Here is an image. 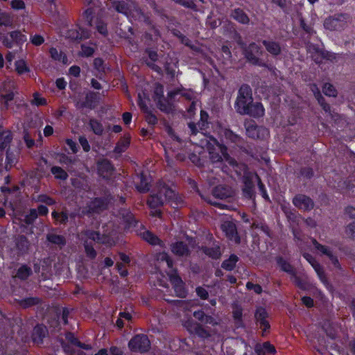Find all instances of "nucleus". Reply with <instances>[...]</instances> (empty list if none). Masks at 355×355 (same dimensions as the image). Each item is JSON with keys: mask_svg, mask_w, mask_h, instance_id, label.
<instances>
[{"mask_svg": "<svg viewBox=\"0 0 355 355\" xmlns=\"http://www.w3.org/2000/svg\"><path fill=\"white\" fill-rule=\"evenodd\" d=\"M234 107L241 114L250 115L259 118L264 115L263 105L259 102H253L252 89L248 85H243L238 91Z\"/></svg>", "mask_w": 355, "mask_h": 355, "instance_id": "nucleus-1", "label": "nucleus"}, {"mask_svg": "<svg viewBox=\"0 0 355 355\" xmlns=\"http://www.w3.org/2000/svg\"><path fill=\"white\" fill-rule=\"evenodd\" d=\"M209 138L211 141H213L217 146L218 148L220 150V153H214V149L210 146H208L209 153L210 155V159L212 162H219L225 160L230 165L232 166H235L237 165L236 161L230 157V155L227 153V147L223 144H220L218 141L212 136V135H204Z\"/></svg>", "mask_w": 355, "mask_h": 355, "instance_id": "nucleus-2", "label": "nucleus"}, {"mask_svg": "<svg viewBox=\"0 0 355 355\" xmlns=\"http://www.w3.org/2000/svg\"><path fill=\"white\" fill-rule=\"evenodd\" d=\"M150 345L148 336L143 334H136L128 343V347L131 352L141 354L148 352Z\"/></svg>", "mask_w": 355, "mask_h": 355, "instance_id": "nucleus-3", "label": "nucleus"}, {"mask_svg": "<svg viewBox=\"0 0 355 355\" xmlns=\"http://www.w3.org/2000/svg\"><path fill=\"white\" fill-rule=\"evenodd\" d=\"M108 207V200L104 197H95L92 198L83 210V214L90 216L92 214H99L106 210Z\"/></svg>", "mask_w": 355, "mask_h": 355, "instance_id": "nucleus-4", "label": "nucleus"}, {"mask_svg": "<svg viewBox=\"0 0 355 355\" xmlns=\"http://www.w3.org/2000/svg\"><path fill=\"white\" fill-rule=\"evenodd\" d=\"M18 94L15 83L12 80L3 82L0 86L1 102L5 109H8L9 102L12 101L15 94Z\"/></svg>", "mask_w": 355, "mask_h": 355, "instance_id": "nucleus-5", "label": "nucleus"}, {"mask_svg": "<svg viewBox=\"0 0 355 355\" xmlns=\"http://www.w3.org/2000/svg\"><path fill=\"white\" fill-rule=\"evenodd\" d=\"M349 19L347 14H336L327 18L324 26L329 31H340L347 25Z\"/></svg>", "mask_w": 355, "mask_h": 355, "instance_id": "nucleus-6", "label": "nucleus"}, {"mask_svg": "<svg viewBox=\"0 0 355 355\" xmlns=\"http://www.w3.org/2000/svg\"><path fill=\"white\" fill-rule=\"evenodd\" d=\"M114 9L120 13L125 15H139L141 13L140 8L133 0L114 1H113Z\"/></svg>", "mask_w": 355, "mask_h": 355, "instance_id": "nucleus-7", "label": "nucleus"}, {"mask_svg": "<svg viewBox=\"0 0 355 355\" xmlns=\"http://www.w3.org/2000/svg\"><path fill=\"white\" fill-rule=\"evenodd\" d=\"M169 281L174 289L176 295L181 298H185L187 296L188 291L185 287V284L178 272V270H173L168 272Z\"/></svg>", "mask_w": 355, "mask_h": 355, "instance_id": "nucleus-8", "label": "nucleus"}, {"mask_svg": "<svg viewBox=\"0 0 355 355\" xmlns=\"http://www.w3.org/2000/svg\"><path fill=\"white\" fill-rule=\"evenodd\" d=\"M27 40L26 36L20 31H13L1 37L3 44L8 49L14 45L21 46Z\"/></svg>", "mask_w": 355, "mask_h": 355, "instance_id": "nucleus-9", "label": "nucleus"}, {"mask_svg": "<svg viewBox=\"0 0 355 355\" xmlns=\"http://www.w3.org/2000/svg\"><path fill=\"white\" fill-rule=\"evenodd\" d=\"M243 53L246 60L251 64L259 67L266 66L265 63L257 57L258 55L261 54V51L260 46L256 43L252 42L243 48Z\"/></svg>", "mask_w": 355, "mask_h": 355, "instance_id": "nucleus-10", "label": "nucleus"}, {"mask_svg": "<svg viewBox=\"0 0 355 355\" xmlns=\"http://www.w3.org/2000/svg\"><path fill=\"white\" fill-rule=\"evenodd\" d=\"M121 216L126 230L139 233L140 229H145V226L136 219L134 214L130 211H123Z\"/></svg>", "mask_w": 355, "mask_h": 355, "instance_id": "nucleus-11", "label": "nucleus"}, {"mask_svg": "<svg viewBox=\"0 0 355 355\" xmlns=\"http://www.w3.org/2000/svg\"><path fill=\"white\" fill-rule=\"evenodd\" d=\"M96 166L98 175L105 180H110L115 170L112 162L107 158L99 159L96 163Z\"/></svg>", "mask_w": 355, "mask_h": 355, "instance_id": "nucleus-12", "label": "nucleus"}, {"mask_svg": "<svg viewBox=\"0 0 355 355\" xmlns=\"http://www.w3.org/2000/svg\"><path fill=\"white\" fill-rule=\"evenodd\" d=\"M268 313L266 309L262 306L257 308L254 313L256 323L259 325L262 330L261 336L263 337L270 329V322L268 321Z\"/></svg>", "mask_w": 355, "mask_h": 355, "instance_id": "nucleus-13", "label": "nucleus"}, {"mask_svg": "<svg viewBox=\"0 0 355 355\" xmlns=\"http://www.w3.org/2000/svg\"><path fill=\"white\" fill-rule=\"evenodd\" d=\"M295 207L304 211H309L314 207L313 200L305 194H297L292 200Z\"/></svg>", "mask_w": 355, "mask_h": 355, "instance_id": "nucleus-14", "label": "nucleus"}, {"mask_svg": "<svg viewBox=\"0 0 355 355\" xmlns=\"http://www.w3.org/2000/svg\"><path fill=\"white\" fill-rule=\"evenodd\" d=\"M303 257L310 263L313 267L315 272H316L319 279L325 284L327 282V278L325 275L324 270L320 263L316 260V259L309 253H304Z\"/></svg>", "mask_w": 355, "mask_h": 355, "instance_id": "nucleus-15", "label": "nucleus"}, {"mask_svg": "<svg viewBox=\"0 0 355 355\" xmlns=\"http://www.w3.org/2000/svg\"><path fill=\"white\" fill-rule=\"evenodd\" d=\"M221 229L229 240L233 241L236 243H240L241 239L238 234L236 225L234 223L231 221L225 222L222 225Z\"/></svg>", "mask_w": 355, "mask_h": 355, "instance_id": "nucleus-16", "label": "nucleus"}, {"mask_svg": "<svg viewBox=\"0 0 355 355\" xmlns=\"http://www.w3.org/2000/svg\"><path fill=\"white\" fill-rule=\"evenodd\" d=\"M170 248L172 253L178 257H189L191 254L188 245L182 241L172 243Z\"/></svg>", "mask_w": 355, "mask_h": 355, "instance_id": "nucleus-17", "label": "nucleus"}, {"mask_svg": "<svg viewBox=\"0 0 355 355\" xmlns=\"http://www.w3.org/2000/svg\"><path fill=\"white\" fill-rule=\"evenodd\" d=\"M243 187L242 188L243 196L248 200H254L255 192L254 185L252 178L250 176L243 178Z\"/></svg>", "mask_w": 355, "mask_h": 355, "instance_id": "nucleus-18", "label": "nucleus"}, {"mask_svg": "<svg viewBox=\"0 0 355 355\" xmlns=\"http://www.w3.org/2000/svg\"><path fill=\"white\" fill-rule=\"evenodd\" d=\"M306 49L308 53H309L312 57V59L317 64L322 62V59L326 58V53L322 51L318 46L312 43L308 42L306 44Z\"/></svg>", "mask_w": 355, "mask_h": 355, "instance_id": "nucleus-19", "label": "nucleus"}, {"mask_svg": "<svg viewBox=\"0 0 355 355\" xmlns=\"http://www.w3.org/2000/svg\"><path fill=\"white\" fill-rule=\"evenodd\" d=\"M90 33L88 31L81 28L69 29L66 33V37L71 40H81L89 38Z\"/></svg>", "mask_w": 355, "mask_h": 355, "instance_id": "nucleus-20", "label": "nucleus"}, {"mask_svg": "<svg viewBox=\"0 0 355 355\" xmlns=\"http://www.w3.org/2000/svg\"><path fill=\"white\" fill-rule=\"evenodd\" d=\"M47 334L46 327L43 324H37L33 330L31 338L34 343L41 345Z\"/></svg>", "mask_w": 355, "mask_h": 355, "instance_id": "nucleus-21", "label": "nucleus"}, {"mask_svg": "<svg viewBox=\"0 0 355 355\" xmlns=\"http://www.w3.org/2000/svg\"><path fill=\"white\" fill-rule=\"evenodd\" d=\"M142 230L140 229L139 233L137 234H139L145 241L153 246L158 245L162 247L163 245V241L157 236L149 230H145L141 232Z\"/></svg>", "mask_w": 355, "mask_h": 355, "instance_id": "nucleus-22", "label": "nucleus"}, {"mask_svg": "<svg viewBox=\"0 0 355 355\" xmlns=\"http://www.w3.org/2000/svg\"><path fill=\"white\" fill-rule=\"evenodd\" d=\"M200 250L206 256L214 260L220 259L222 254L220 245L215 243H214V245L211 247L202 245L200 247Z\"/></svg>", "mask_w": 355, "mask_h": 355, "instance_id": "nucleus-23", "label": "nucleus"}, {"mask_svg": "<svg viewBox=\"0 0 355 355\" xmlns=\"http://www.w3.org/2000/svg\"><path fill=\"white\" fill-rule=\"evenodd\" d=\"M150 209L160 208L164 205V200L162 195L158 191L157 193L150 194L146 202Z\"/></svg>", "mask_w": 355, "mask_h": 355, "instance_id": "nucleus-24", "label": "nucleus"}, {"mask_svg": "<svg viewBox=\"0 0 355 355\" xmlns=\"http://www.w3.org/2000/svg\"><path fill=\"white\" fill-rule=\"evenodd\" d=\"M15 247L18 255H24L28 252L29 241L25 235H19L15 239Z\"/></svg>", "mask_w": 355, "mask_h": 355, "instance_id": "nucleus-25", "label": "nucleus"}, {"mask_svg": "<svg viewBox=\"0 0 355 355\" xmlns=\"http://www.w3.org/2000/svg\"><path fill=\"white\" fill-rule=\"evenodd\" d=\"M159 191L162 195L164 201L175 202L178 199V194L166 184H161Z\"/></svg>", "mask_w": 355, "mask_h": 355, "instance_id": "nucleus-26", "label": "nucleus"}, {"mask_svg": "<svg viewBox=\"0 0 355 355\" xmlns=\"http://www.w3.org/2000/svg\"><path fill=\"white\" fill-rule=\"evenodd\" d=\"M262 44L266 51L273 56L279 55L282 52L280 44L272 40H263Z\"/></svg>", "mask_w": 355, "mask_h": 355, "instance_id": "nucleus-27", "label": "nucleus"}, {"mask_svg": "<svg viewBox=\"0 0 355 355\" xmlns=\"http://www.w3.org/2000/svg\"><path fill=\"white\" fill-rule=\"evenodd\" d=\"M52 218L54 220L55 225H66L69 221V216L73 218V214L69 215L67 211H57L53 210L51 212Z\"/></svg>", "mask_w": 355, "mask_h": 355, "instance_id": "nucleus-28", "label": "nucleus"}, {"mask_svg": "<svg viewBox=\"0 0 355 355\" xmlns=\"http://www.w3.org/2000/svg\"><path fill=\"white\" fill-rule=\"evenodd\" d=\"M275 261L277 266L280 268V270L283 272L288 273L291 275V274H294L295 271V268L283 257L277 256L275 257Z\"/></svg>", "mask_w": 355, "mask_h": 355, "instance_id": "nucleus-29", "label": "nucleus"}, {"mask_svg": "<svg viewBox=\"0 0 355 355\" xmlns=\"http://www.w3.org/2000/svg\"><path fill=\"white\" fill-rule=\"evenodd\" d=\"M239 261V258L236 254H231L227 259L222 262L221 268L226 271H232L235 269Z\"/></svg>", "mask_w": 355, "mask_h": 355, "instance_id": "nucleus-30", "label": "nucleus"}, {"mask_svg": "<svg viewBox=\"0 0 355 355\" xmlns=\"http://www.w3.org/2000/svg\"><path fill=\"white\" fill-rule=\"evenodd\" d=\"M119 141L116 143V146L114 149V152L116 154H121L125 152L130 146V135H123Z\"/></svg>", "mask_w": 355, "mask_h": 355, "instance_id": "nucleus-31", "label": "nucleus"}, {"mask_svg": "<svg viewBox=\"0 0 355 355\" xmlns=\"http://www.w3.org/2000/svg\"><path fill=\"white\" fill-rule=\"evenodd\" d=\"M213 196L219 199H226L231 196V190L224 185H218L213 189Z\"/></svg>", "mask_w": 355, "mask_h": 355, "instance_id": "nucleus-32", "label": "nucleus"}, {"mask_svg": "<svg viewBox=\"0 0 355 355\" xmlns=\"http://www.w3.org/2000/svg\"><path fill=\"white\" fill-rule=\"evenodd\" d=\"M33 274L32 269L30 266L26 264H22L17 270L15 277L25 281Z\"/></svg>", "mask_w": 355, "mask_h": 355, "instance_id": "nucleus-33", "label": "nucleus"}, {"mask_svg": "<svg viewBox=\"0 0 355 355\" xmlns=\"http://www.w3.org/2000/svg\"><path fill=\"white\" fill-rule=\"evenodd\" d=\"M231 17L238 22L243 24H248L250 19L247 14L241 8H236L232 10Z\"/></svg>", "mask_w": 355, "mask_h": 355, "instance_id": "nucleus-34", "label": "nucleus"}, {"mask_svg": "<svg viewBox=\"0 0 355 355\" xmlns=\"http://www.w3.org/2000/svg\"><path fill=\"white\" fill-rule=\"evenodd\" d=\"M150 185L147 181L146 176L141 173L139 175V182L136 184L137 190L141 193H147L150 190Z\"/></svg>", "mask_w": 355, "mask_h": 355, "instance_id": "nucleus-35", "label": "nucleus"}, {"mask_svg": "<svg viewBox=\"0 0 355 355\" xmlns=\"http://www.w3.org/2000/svg\"><path fill=\"white\" fill-rule=\"evenodd\" d=\"M47 241L52 243L60 247L66 245V239L64 236L58 235L53 233H49L46 235Z\"/></svg>", "mask_w": 355, "mask_h": 355, "instance_id": "nucleus-36", "label": "nucleus"}, {"mask_svg": "<svg viewBox=\"0 0 355 355\" xmlns=\"http://www.w3.org/2000/svg\"><path fill=\"white\" fill-rule=\"evenodd\" d=\"M42 300L38 297H28L21 300L20 305L23 308H29L33 306L38 305L41 304Z\"/></svg>", "mask_w": 355, "mask_h": 355, "instance_id": "nucleus-37", "label": "nucleus"}, {"mask_svg": "<svg viewBox=\"0 0 355 355\" xmlns=\"http://www.w3.org/2000/svg\"><path fill=\"white\" fill-rule=\"evenodd\" d=\"M35 202L44 203L46 206H52L55 205V200L47 194H39L33 198Z\"/></svg>", "mask_w": 355, "mask_h": 355, "instance_id": "nucleus-38", "label": "nucleus"}, {"mask_svg": "<svg viewBox=\"0 0 355 355\" xmlns=\"http://www.w3.org/2000/svg\"><path fill=\"white\" fill-rule=\"evenodd\" d=\"M194 333L202 339H208L211 337L209 330L205 328L202 324L196 323L194 327Z\"/></svg>", "mask_w": 355, "mask_h": 355, "instance_id": "nucleus-39", "label": "nucleus"}, {"mask_svg": "<svg viewBox=\"0 0 355 355\" xmlns=\"http://www.w3.org/2000/svg\"><path fill=\"white\" fill-rule=\"evenodd\" d=\"M13 17L7 12H0V26L12 28L13 26Z\"/></svg>", "mask_w": 355, "mask_h": 355, "instance_id": "nucleus-40", "label": "nucleus"}, {"mask_svg": "<svg viewBox=\"0 0 355 355\" xmlns=\"http://www.w3.org/2000/svg\"><path fill=\"white\" fill-rule=\"evenodd\" d=\"M51 172L58 180H65L68 178L67 173L60 166H54L51 167Z\"/></svg>", "mask_w": 355, "mask_h": 355, "instance_id": "nucleus-41", "label": "nucleus"}, {"mask_svg": "<svg viewBox=\"0 0 355 355\" xmlns=\"http://www.w3.org/2000/svg\"><path fill=\"white\" fill-rule=\"evenodd\" d=\"M38 217V214L37 213L36 209L31 208L29 210V212L24 216L22 221L27 225H31L34 223L35 220Z\"/></svg>", "mask_w": 355, "mask_h": 355, "instance_id": "nucleus-42", "label": "nucleus"}, {"mask_svg": "<svg viewBox=\"0 0 355 355\" xmlns=\"http://www.w3.org/2000/svg\"><path fill=\"white\" fill-rule=\"evenodd\" d=\"M291 279L300 289L303 291L307 290V282L297 275L296 270L294 272V274H291Z\"/></svg>", "mask_w": 355, "mask_h": 355, "instance_id": "nucleus-43", "label": "nucleus"}, {"mask_svg": "<svg viewBox=\"0 0 355 355\" xmlns=\"http://www.w3.org/2000/svg\"><path fill=\"white\" fill-rule=\"evenodd\" d=\"M244 126L248 133H253L254 132L259 133L263 131L262 128L258 127L256 122L252 119L246 120L244 123Z\"/></svg>", "mask_w": 355, "mask_h": 355, "instance_id": "nucleus-44", "label": "nucleus"}, {"mask_svg": "<svg viewBox=\"0 0 355 355\" xmlns=\"http://www.w3.org/2000/svg\"><path fill=\"white\" fill-rule=\"evenodd\" d=\"M85 235L88 239L99 243H103V236L98 231L87 230L85 232Z\"/></svg>", "mask_w": 355, "mask_h": 355, "instance_id": "nucleus-45", "label": "nucleus"}, {"mask_svg": "<svg viewBox=\"0 0 355 355\" xmlns=\"http://www.w3.org/2000/svg\"><path fill=\"white\" fill-rule=\"evenodd\" d=\"M255 178L257 181V186L259 191L260 192V194L261 195L262 198L267 202H270V197L268 194L266 188L264 185V184L262 182L261 178L257 175L255 174Z\"/></svg>", "mask_w": 355, "mask_h": 355, "instance_id": "nucleus-46", "label": "nucleus"}, {"mask_svg": "<svg viewBox=\"0 0 355 355\" xmlns=\"http://www.w3.org/2000/svg\"><path fill=\"white\" fill-rule=\"evenodd\" d=\"M83 245L86 256L90 259H95L96 257L97 253L92 243L85 241Z\"/></svg>", "mask_w": 355, "mask_h": 355, "instance_id": "nucleus-47", "label": "nucleus"}, {"mask_svg": "<svg viewBox=\"0 0 355 355\" xmlns=\"http://www.w3.org/2000/svg\"><path fill=\"white\" fill-rule=\"evenodd\" d=\"M311 243L314 248L320 251L322 254L328 257V254H330L332 252L329 249L328 247L320 244L315 239H311Z\"/></svg>", "mask_w": 355, "mask_h": 355, "instance_id": "nucleus-48", "label": "nucleus"}, {"mask_svg": "<svg viewBox=\"0 0 355 355\" xmlns=\"http://www.w3.org/2000/svg\"><path fill=\"white\" fill-rule=\"evenodd\" d=\"M13 135H0V150H4L9 146L13 137Z\"/></svg>", "mask_w": 355, "mask_h": 355, "instance_id": "nucleus-49", "label": "nucleus"}, {"mask_svg": "<svg viewBox=\"0 0 355 355\" xmlns=\"http://www.w3.org/2000/svg\"><path fill=\"white\" fill-rule=\"evenodd\" d=\"M232 317L237 327H243V311L241 309L239 308L234 310Z\"/></svg>", "mask_w": 355, "mask_h": 355, "instance_id": "nucleus-50", "label": "nucleus"}, {"mask_svg": "<svg viewBox=\"0 0 355 355\" xmlns=\"http://www.w3.org/2000/svg\"><path fill=\"white\" fill-rule=\"evenodd\" d=\"M15 70L18 74L21 75L24 73L29 71V68L27 67L26 62L23 60H19L15 62Z\"/></svg>", "mask_w": 355, "mask_h": 355, "instance_id": "nucleus-51", "label": "nucleus"}, {"mask_svg": "<svg viewBox=\"0 0 355 355\" xmlns=\"http://www.w3.org/2000/svg\"><path fill=\"white\" fill-rule=\"evenodd\" d=\"M49 53L53 60L65 62V60H67L66 56L61 51H58L57 49L51 48Z\"/></svg>", "mask_w": 355, "mask_h": 355, "instance_id": "nucleus-52", "label": "nucleus"}, {"mask_svg": "<svg viewBox=\"0 0 355 355\" xmlns=\"http://www.w3.org/2000/svg\"><path fill=\"white\" fill-rule=\"evenodd\" d=\"M300 174L302 177L306 180L311 179L314 175V172L312 168L309 166L302 167L300 171Z\"/></svg>", "mask_w": 355, "mask_h": 355, "instance_id": "nucleus-53", "label": "nucleus"}, {"mask_svg": "<svg viewBox=\"0 0 355 355\" xmlns=\"http://www.w3.org/2000/svg\"><path fill=\"white\" fill-rule=\"evenodd\" d=\"M322 91L325 95L329 96H336L337 94L335 87L330 83H325L323 86Z\"/></svg>", "mask_w": 355, "mask_h": 355, "instance_id": "nucleus-54", "label": "nucleus"}, {"mask_svg": "<svg viewBox=\"0 0 355 355\" xmlns=\"http://www.w3.org/2000/svg\"><path fill=\"white\" fill-rule=\"evenodd\" d=\"M95 98V94L94 93H89L86 95L85 101L82 103L80 105V107H89L93 108V101Z\"/></svg>", "mask_w": 355, "mask_h": 355, "instance_id": "nucleus-55", "label": "nucleus"}, {"mask_svg": "<svg viewBox=\"0 0 355 355\" xmlns=\"http://www.w3.org/2000/svg\"><path fill=\"white\" fill-rule=\"evenodd\" d=\"M17 162V158L13 152L10 151L8 148L6 150V163L7 165L12 166Z\"/></svg>", "mask_w": 355, "mask_h": 355, "instance_id": "nucleus-56", "label": "nucleus"}, {"mask_svg": "<svg viewBox=\"0 0 355 355\" xmlns=\"http://www.w3.org/2000/svg\"><path fill=\"white\" fill-rule=\"evenodd\" d=\"M345 232L350 239L355 241V222H352L347 225Z\"/></svg>", "mask_w": 355, "mask_h": 355, "instance_id": "nucleus-57", "label": "nucleus"}, {"mask_svg": "<svg viewBox=\"0 0 355 355\" xmlns=\"http://www.w3.org/2000/svg\"><path fill=\"white\" fill-rule=\"evenodd\" d=\"M246 288L248 290H252L256 294H261L263 292L262 287L258 284H254L251 282L246 283Z\"/></svg>", "mask_w": 355, "mask_h": 355, "instance_id": "nucleus-58", "label": "nucleus"}, {"mask_svg": "<svg viewBox=\"0 0 355 355\" xmlns=\"http://www.w3.org/2000/svg\"><path fill=\"white\" fill-rule=\"evenodd\" d=\"M196 293L198 297L201 300H205L209 297L208 291L202 286H197L196 288Z\"/></svg>", "mask_w": 355, "mask_h": 355, "instance_id": "nucleus-59", "label": "nucleus"}, {"mask_svg": "<svg viewBox=\"0 0 355 355\" xmlns=\"http://www.w3.org/2000/svg\"><path fill=\"white\" fill-rule=\"evenodd\" d=\"M61 315L62 320L64 325L68 324V318L69 315V310L67 307H63L61 312H57V316L59 318Z\"/></svg>", "mask_w": 355, "mask_h": 355, "instance_id": "nucleus-60", "label": "nucleus"}, {"mask_svg": "<svg viewBox=\"0 0 355 355\" xmlns=\"http://www.w3.org/2000/svg\"><path fill=\"white\" fill-rule=\"evenodd\" d=\"M89 125L94 133H101L103 131L101 124L96 119H91Z\"/></svg>", "mask_w": 355, "mask_h": 355, "instance_id": "nucleus-61", "label": "nucleus"}, {"mask_svg": "<svg viewBox=\"0 0 355 355\" xmlns=\"http://www.w3.org/2000/svg\"><path fill=\"white\" fill-rule=\"evenodd\" d=\"M32 104L37 106L44 105L46 104V100L40 96L38 93H34L33 99L31 101Z\"/></svg>", "mask_w": 355, "mask_h": 355, "instance_id": "nucleus-62", "label": "nucleus"}, {"mask_svg": "<svg viewBox=\"0 0 355 355\" xmlns=\"http://www.w3.org/2000/svg\"><path fill=\"white\" fill-rule=\"evenodd\" d=\"M189 159L192 163L198 167L202 166L204 163V161L200 157V156L196 155L195 153L190 154Z\"/></svg>", "mask_w": 355, "mask_h": 355, "instance_id": "nucleus-63", "label": "nucleus"}, {"mask_svg": "<svg viewBox=\"0 0 355 355\" xmlns=\"http://www.w3.org/2000/svg\"><path fill=\"white\" fill-rule=\"evenodd\" d=\"M345 215L348 216L351 219H355V207L352 205L347 206L344 209Z\"/></svg>", "mask_w": 355, "mask_h": 355, "instance_id": "nucleus-64", "label": "nucleus"}]
</instances>
